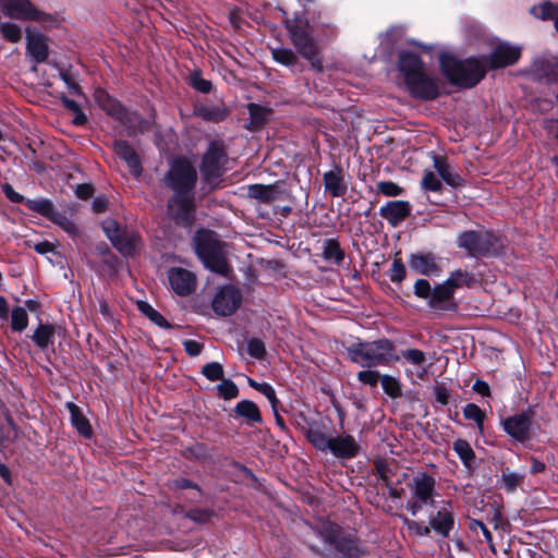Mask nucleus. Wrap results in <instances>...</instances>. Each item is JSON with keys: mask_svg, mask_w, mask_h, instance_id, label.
Here are the masks:
<instances>
[{"mask_svg": "<svg viewBox=\"0 0 558 558\" xmlns=\"http://www.w3.org/2000/svg\"><path fill=\"white\" fill-rule=\"evenodd\" d=\"M272 57L276 62L286 65L292 66L296 63V56L291 49L288 48H276L272 50Z\"/></svg>", "mask_w": 558, "mask_h": 558, "instance_id": "46", "label": "nucleus"}, {"mask_svg": "<svg viewBox=\"0 0 558 558\" xmlns=\"http://www.w3.org/2000/svg\"><path fill=\"white\" fill-rule=\"evenodd\" d=\"M238 416L244 417L247 424H255L262 422V415L258 407L250 400L240 401L233 409Z\"/></svg>", "mask_w": 558, "mask_h": 558, "instance_id": "26", "label": "nucleus"}, {"mask_svg": "<svg viewBox=\"0 0 558 558\" xmlns=\"http://www.w3.org/2000/svg\"><path fill=\"white\" fill-rule=\"evenodd\" d=\"M409 266L415 272L424 276H433L439 272V267L432 254L411 255Z\"/></svg>", "mask_w": 558, "mask_h": 558, "instance_id": "25", "label": "nucleus"}, {"mask_svg": "<svg viewBox=\"0 0 558 558\" xmlns=\"http://www.w3.org/2000/svg\"><path fill=\"white\" fill-rule=\"evenodd\" d=\"M380 383L384 391L392 399H398L402 396L401 383L398 378L390 375H383Z\"/></svg>", "mask_w": 558, "mask_h": 558, "instance_id": "39", "label": "nucleus"}, {"mask_svg": "<svg viewBox=\"0 0 558 558\" xmlns=\"http://www.w3.org/2000/svg\"><path fill=\"white\" fill-rule=\"evenodd\" d=\"M197 177H165L163 184L174 195L168 203V215L180 225L189 227L194 219V197L192 190Z\"/></svg>", "mask_w": 558, "mask_h": 558, "instance_id": "3", "label": "nucleus"}, {"mask_svg": "<svg viewBox=\"0 0 558 558\" xmlns=\"http://www.w3.org/2000/svg\"><path fill=\"white\" fill-rule=\"evenodd\" d=\"M26 205L29 209L40 214L61 227L69 234H75L77 232L75 223L64 214L58 211L51 201L46 198L26 199Z\"/></svg>", "mask_w": 558, "mask_h": 558, "instance_id": "13", "label": "nucleus"}, {"mask_svg": "<svg viewBox=\"0 0 558 558\" xmlns=\"http://www.w3.org/2000/svg\"><path fill=\"white\" fill-rule=\"evenodd\" d=\"M66 407L71 414L72 425L82 436L89 437L92 435V427L88 420L81 412L80 408L73 402H68Z\"/></svg>", "mask_w": 558, "mask_h": 558, "instance_id": "28", "label": "nucleus"}, {"mask_svg": "<svg viewBox=\"0 0 558 558\" xmlns=\"http://www.w3.org/2000/svg\"><path fill=\"white\" fill-rule=\"evenodd\" d=\"M523 474L512 472L509 469L501 472V483L509 492H513L523 482Z\"/></svg>", "mask_w": 558, "mask_h": 558, "instance_id": "45", "label": "nucleus"}, {"mask_svg": "<svg viewBox=\"0 0 558 558\" xmlns=\"http://www.w3.org/2000/svg\"><path fill=\"white\" fill-rule=\"evenodd\" d=\"M201 373L210 381L221 380L223 378V367L218 362H210L202 367Z\"/></svg>", "mask_w": 558, "mask_h": 558, "instance_id": "47", "label": "nucleus"}, {"mask_svg": "<svg viewBox=\"0 0 558 558\" xmlns=\"http://www.w3.org/2000/svg\"><path fill=\"white\" fill-rule=\"evenodd\" d=\"M60 76L64 84L66 85V88L70 93L74 95H82L80 85L75 82V80L69 74L68 72H61Z\"/></svg>", "mask_w": 558, "mask_h": 558, "instance_id": "59", "label": "nucleus"}, {"mask_svg": "<svg viewBox=\"0 0 558 558\" xmlns=\"http://www.w3.org/2000/svg\"><path fill=\"white\" fill-rule=\"evenodd\" d=\"M473 390L484 397H489L490 396V388H489V385L484 381V380H481V379H476L475 383L473 384Z\"/></svg>", "mask_w": 558, "mask_h": 558, "instance_id": "64", "label": "nucleus"}, {"mask_svg": "<svg viewBox=\"0 0 558 558\" xmlns=\"http://www.w3.org/2000/svg\"><path fill=\"white\" fill-rule=\"evenodd\" d=\"M2 191L5 194V196L13 203H22L24 201V197L16 193L13 187L9 183H3Z\"/></svg>", "mask_w": 558, "mask_h": 558, "instance_id": "61", "label": "nucleus"}, {"mask_svg": "<svg viewBox=\"0 0 558 558\" xmlns=\"http://www.w3.org/2000/svg\"><path fill=\"white\" fill-rule=\"evenodd\" d=\"M93 193H94V187L87 183L78 184L75 187L76 196L82 199L89 198L93 195Z\"/></svg>", "mask_w": 558, "mask_h": 558, "instance_id": "62", "label": "nucleus"}, {"mask_svg": "<svg viewBox=\"0 0 558 558\" xmlns=\"http://www.w3.org/2000/svg\"><path fill=\"white\" fill-rule=\"evenodd\" d=\"M168 174H196L191 162L185 158H177L172 162V168Z\"/></svg>", "mask_w": 558, "mask_h": 558, "instance_id": "49", "label": "nucleus"}, {"mask_svg": "<svg viewBox=\"0 0 558 558\" xmlns=\"http://www.w3.org/2000/svg\"><path fill=\"white\" fill-rule=\"evenodd\" d=\"M319 534L324 542L333 546L342 558H360L363 554L356 537L352 534H344L337 524H325Z\"/></svg>", "mask_w": 558, "mask_h": 558, "instance_id": "8", "label": "nucleus"}, {"mask_svg": "<svg viewBox=\"0 0 558 558\" xmlns=\"http://www.w3.org/2000/svg\"><path fill=\"white\" fill-rule=\"evenodd\" d=\"M28 324V315L25 308L17 306L11 312V327L14 331H23Z\"/></svg>", "mask_w": 558, "mask_h": 558, "instance_id": "43", "label": "nucleus"}, {"mask_svg": "<svg viewBox=\"0 0 558 558\" xmlns=\"http://www.w3.org/2000/svg\"><path fill=\"white\" fill-rule=\"evenodd\" d=\"M452 448L461 459L464 466L471 469L475 454L470 444L464 439H458L453 442Z\"/></svg>", "mask_w": 558, "mask_h": 558, "instance_id": "35", "label": "nucleus"}, {"mask_svg": "<svg viewBox=\"0 0 558 558\" xmlns=\"http://www.w3.org/2000/svg\"><path fill=\"white\" fill-rule=\"evenodd\" d=\"M216 389L218 396L225 400L234 399L239 395V388L231 379L222 378L221 383L217 385Z\"/></svg>", "mask_w": 558, "mask_h": 558, "instance_id": "44", "label": "nucleus"}, {"mask_svg": "<svg viewBox=\"0 0 558 558\" xmlns=\"http://www.w3.org/2000/svg\"><path fill=\"white\" fill-rule=\"evenodd\" d=\"M440 68L451 84L462 87H473L486 74V64L477 58L460 60L450 54H441Z\"/></svg>", "mask_w": 558, "mask_h": 558, "instance_id": "4", "label": "nucleus"}, {"mask_svg": "<svg viewBox=\"0 0 558 558\" xmlns=\"http://www.w3.org/2000/svg\"><path fill=\"white\" fill-rule=\"evenodd\" d=\"M454 293L442 282L433 288L428 306L434 311H454L457 304L454 302Z\"/></svg>", "mask_w": 558, "mask_h": 558, "instance_id": "21", "label": "nucleus"}, {"mask_svg": "<svg viewBox=\"0 0 558 558\" xmlns=\"http://www.w3.org/2000/svg\"><path fill=\"white\" fill-rule=\"evenodd\" d=\"M448 288L454 293L458 288L471 287L475 283V277L472 272L458 269L450 274L447 280L444 281Z\"/></svg>", "mask_w": 558, "mask_h": 558, "instance_id": "31", "label": "nucleus"}, {"mask_svg": "<svg viewBox=\"0 0 558 558\" xmlns=\"http://www.w3.org/2000/svg\"><path fill=\"white\" fill-rule=\"evenodd\" d=\"M194 242L196 254L205 267L219 275L228 276L230 266L217 235L209 230H199L195 234Z\"/></svg>", "mask_w": 558, "mask_h": 558, "instance_id": "6", "label": "nucleus"}, {"mask_svg": "<svg viewBox=\"0 0 558 558\" xmlns=\"http://www.w3.org/2000/svg\"><path fill=\"white\" fill-rule=\"evenodd\" d=\"M247 353L255 359L264 357L266 350L262 340L253 338L247 342Z\"/></svg>", "mask_w": 558, "mask_h": 558, "instance_id": "54", "label": "nucleus"}, {"mask_svg": "<svg viewBox=\"0 0 558 558\" xmlns=\"http://www.w3.org/2000/svg\"><path fill=\"white\" fill-rule=\"evenodd\" d=\"M532 15L541 20H554L558 32V4L550 1H543L530 9Z\"/></svg>", "mask_w": 558, "mask_h": 558, "instance_id": "29", "label": "nucleus"}, {"mask_svg": "<svg viewBox=\"0 0 558 558\" xmlns=\"http://www.w3.org/2000/svg\"><path fill=\"white\" fill-rule=\"evenodd\" d=\"M433 162H434V167L437 170V174H439V175L451 174L450 167L445 158L439 157V156H434Z\"/></svg>", "mask_w": 558, "mask_h": 558, "instance_id": "60", "label": "nucleus"}, {"mask_svg": "<svg viewBox=\"0 0 558 558\" xmlns=\"http://www.w3.org/2000/svg\"><path fill=\"white\" fill-rule=\"evenodd\" d=\"M328 450L339 459H352L360 450L359 442L353 436L348 434L330 437V447Z\"/></svg>", "mask_w": 558, "mask_h": 558, "instance_id": "19", "label": "nucleus"}, {"mask_svg": "<svg viewBox=\"0 0 558 558\" xmlns=\"http://www.w3.org/2000/svg\"><path fill=\"white\" fill-rule=\"evenodd\" d=\"M101 228L113 247L123 256H133L136 253L141 244V238L136 231L122 228L112 218L105 219L101 222Z\"/></svg>", "mask_w": 558, "mask_h": 558, "instance_id": "7", "label": "nucleus"}, {"mask_svg": "<svg viewBox=\"0 0 558 558\" xmlns=\"http://www.w3.org/2000/svg\"><path fill=\"white\" fill-rule=\"evenodd\" d=\"M403 524L408 527L409 531L413 532L418 536H428L430 533V526L424 525L421 522L410 520L407 517H401Z\"/></svg>", "mask_w": 558, "mask_h": 558, "instance_id": "51", "label": "nucleus"}, {"mask_svg": "<svg viewBox=\"0 0 558 558\" xmlns=\"http://www.w3.org/2000/svg\"><path fill=\"white\" fill-rule=\"evenodd\" d=\"M430 527L442 537H448L454 526V517L449 505L441 507L437 513L429 518Z\"/></svg>", "mask_w": 558, "mask_h": 558, "instance_id": "23", "label": "nucleus"}, {"mask_svg": "<svg viewBox=\"0 0 558 558\" xmlns=\"http://www.w3.org/2000/svg\"><path fill=\"white\" fill-rule=\"evenodd\" d=\"M521 57V47L508 41H496L488 56L483 60L490 69H501L518 62Z\"/></svg>", "mask_w": 558, "mask_h": 558, "instance_id": "12", "label": "nucleus"}, {"mask_svg": "<svg viewBox=\"0 0 558 558\" xmlns=\"http://www.w3.org/2000/svg\"><path fill=\"white\" fill-rule=\"evenodd\" d=\"M213 512L204 509H192L187 512L186 517L195 522L205 523L209 520Z\"/></svg>", "mask_w": 558, "mask_h": 558, "instance_id": "58", "label": "nucleus"}, {"mask_svg": "<svg viewBox=\"0 0 558 558\" xmlns=\"http://www.w3.org/2000/svg\"><path fill=\"white\" fill-rule=\"evenodd\" d=\"M306 438L317 450L327 451L330 447V438L318 427H310Z\"/></svg>", "mask_w": 558, "mask_h": 558, "instance_id": "36", "label": "nucleus"}, {"mask_svg": "<svg viewBox=\"0 0 558 558\" xmlns=\"http://www.w3.org/2000/svg\"><path fill=\"white\" fill-rule=\"evenodd\" d=\"M138 310L157 326L162 328H170V324L167 322V319L147 302H138Z\"/></svg>", "mask_w": 558, "mask_h": 558, "instance_id": "41", "label": "nucleus"}, {"mask_svg": "<svg viewBox=\"0 0 558 558\" xmlns=\"http://www.w3.org/2000/svg\"><path fill=\"white\" fill-rule=\"evenodd\" d=\"M458 245L470 254H495L502 247V242L495 234L487 231H464L458 236Z\"/></svg>", "mask_w": 558, "mask_h": 558, "instance_id": "9", "label": "nucleus"}, {"mask_svg": "<svg viewBox=\"0 0 558 558\" xmlns=\"http://www.w3.org/2000/svg\"><path fill=\"white\" fill-rule=\"evenodd\" d=\"M114 151L116 154L121 157L128 166L130 167L131 171L136 172L140 167V159L137 155L135 154L134 149L124 141H118L114 144Z\"/></svg>", "mask_w": 558, "mask_h": 558, "instance_id": "30", "label": "nucleus"}, {"mask_svg": "<svg viewBox=\"0 0 558 558\" xmlns=\"http://www.w3.org/2000/svg\"><path fill=\"white\" fill-rule=\"evenodd\" d=\"M379 214L392 227H396L411 215V205L405 201L388 202L380 207Z\"/></svg>", "mask_w": 558, "mask_h": 558, "instance_id": "22", "label": "nucleus"}, {"mask_svg": "<svg viewBox=\"0 0 558 558\" xmlns=\"http://www.w3.org/2000/svg\"><path fill=\"white\" fill-rule=\"evenodd\" d=\"M108 114L120 121L128 130L129 134L143 133L149 130L150 123L142 119L136 112L126 110L119 101L107 97L101 104Z\"/></svg>", "mask_w": 558, "mask_h": 558, "instance_id": "11", "label": "nucleus"}, {"mask_svg": "<svg viewBox=\"0 0 558 558\" xmlns=\"http://www.w3.org/2000/svg\"><path fill=\"white\" fill-rule=\"evenodd\" d=\"M407 275L405 266L400 258H395L389 269V278L392 282H401Z\"/></svg>", "mask_w": 558, "mask_h": 558, "instance_id": "50", "label": "nucleus"}, {"mask_svg": "<svg viewBox=\"0 0 558 558\" xmlns=\"http://www.w3.org/2000/svg\"><path fill=\"white\" fill-rule=\"evenodd\" d=\"M450 186H459L463 182L462 177H423L421 182L422 187L425 191L440 192L442 189V180Z\"/></svg>", "mask_w": 558, "mask_h": 558, "instance_id": "27", "label": "nucleus"}, {"mask_svg": "<svg viewBox=\"0 0 558 558\" xmlns=\"http://www.w3.org/2000/svg\"><path fill=\"white\" fill-rule=\"evenodd\" d=\"M323 257L326 260L335 262L340 265L344 259V252L341 250L338 240L327 239L323 246Z\"/></svg>", "mask_w": 558, "mask_h": 558, "instance_id": "34", "label": "nucleus"}, {"mask_svg": "<svg viewBox=\"0 0 558 558\" xmlns=\"http://www.w3.org/2000/svg\"><path fill=\"white\" fill-rule=\"evenodd\" d=\"M347 351L350 360L362 367L386 366L398 360L395 354V345L388 339L371 342L357 341L349 345Z\"/></svg>", "mask_w": 558, "mask_h": 558, "instance_id": "5", "label": "nucleus"}, {"mask_svg": "<svg viewBox=\"0 0 558 558\" xmlns=\"http://www.w3.org/2000/svg\"><path fill=\"white\" fill-rule=\"evenodd\" d=\"M378 191L386 196H398L403 193L402 187L391 181H380L377 183Z\"/></svg>", "mask_w": 558, "mask_h": 558, "instance_id": "53", "label": "nucleus"}, {"mask_svg": "<svg viewBox=\"0 0 558 558\" xmlns=\"http://www.w3.org/2000/svg\"><path fill=\"white\" fill-rule=\"evenodd\" d=\"M250 118H251V124L253 128H258L262 125L268 118L270 111L257 104H250L247 106Z\"/></svg>", "mask_w": 558, "mask_h": 558, "instance_id": "42", "label": "nucleus"}, {"mask_svg": "<svg viewBox=\"0 0 558 558\" xmlns=\"http://www.w3.org/2000/svg\"><path fill=\"white\" fill-rule=\"evenodd\" d=\"M25 32L27 53L37 63L46 61L48 57V46L46 37L35 27H26Z\"/></svg>", "mask_w": 558, "mask_h": 558, "instance_id": "20", "label": "nucleus"}, {"mask_svg": "<svg viewBox=\"0 0 558 558\" xmlns=\"http://www.w3.org/2000/svg\"><path fill=\"white\" fill-rule=\"evenodd\" d=\"M324 185L332 197H341L345 195L349 183L344 177H324Z\"/></svg>", "mask_w": 558, "mask_h": 558, "instance_id": "33", "label": "nucleus"}, {"mask_svg": "<svg viewBox=\"0 0 558 558\" xmlns=\"http://www.w3.org/2000/svg\"><path fill=\"white\" fill-rule=\"evenodd\" d=\"M241 303L240 291L232 286L222 287L213 300L214 311L221 316L233 314Z\"/></svg>", "mask_w": 558, "mask_h": 558, "instance_id": "16", "label": "nucleus"}, {"mask_svg": "<svg viewBox=\"0 0 558 558\" xmlns=\"http://www.w3.org/2000/svg\"><path fill=\"white\" fill-rule=\"evenodd\" d=\"M168 279L172 290L178 295H189L195 289L196 277L187 269L180 267L171 268L168 272Z\"/></svg>", "mask_w": 558, "mask_h": 558, "instance_id": "17", "label": "nucleus"}, {"mask_svg": "<svg viewBox=\"0 0 558 558\" xmlns=\"http://www.w3.org/2000/svg\"><path fill=\"white\" fill-rule=\"evenodd\" d=\"M197 114L205 121L220 122L228 116V111L217 106H202L197 109Z\"/></svg>", "mask_w": 558, "mask_h": 558, "instance_id": "37", "label": "nucleus"}, {"mask_svg": "<svg viewBox=\"0 0 558 558\" xmlns=\"http://www.w3.org/2000/svg\"><path fill=\"white\" fill-rule=\"evenodd\" d=\"M248 384L251 387H253L254 389H256L257 391L263 393L268 399L271 407L274 409H276L278 400H277L276 392H275L274 388L269 384H267V383L259 384L252 379L248 380Z\"/></svg>", "mask_w": 558, "mask_h": 558, "instance_id": "48", "label": "nucleus"}, {"mask_svg": "<svg viewBox=\"0 0 558 558\" xmlns=\"http://www.w3.org/2000/svg\"><path fill=\"white\" fill-rule=\"evenodd\" d=\"M4 16L20 21H36L43 25H51L54 19L40 12L29 0H5L2 3Z\"/></svg>", "mask_w": 558, "mask_h": 558, "instance_id": "10", "label": "nucleus"}, {"mask_svg": "<svg viewBox=\"0 0 558 558\" xmlns=\"http://www.w3.org/2000/svg\"><path fill=\"white\" fill-rule=\"evenodd\" d=\"M433 293V288L429 282L425 279H417L414 283V294L417 298L424 299L427 302L429 301Z\"/></svg>", "mask_w": 558, "mask_h": 558, "instance_id": "52", "label": "nucleus"}, {"mask_svg": "<svg viewBox=\"0 0 558 558\" xmlns=\"http://www.w3.org/2000/svg\"><path fill=\"white\" fill-rule=\"evenodd\" d=\"M398 69L403 75L407 88L413 97L422 100H432L438 97V81L416 53L410 50H401L399 52Z\"/></svg>", "mask_w": 558, "mask_h": 558, "instance_id": "2", "label": "nucleus"}, {"mask_svg": "<svg viewBox=\"0 0 558 558\" xmlns=\"http://www.w3.org/2000/svg\"><path fill=\"white\" fill-rule=\"evenodd\" d=\"M463 415L466 420L475 422L480 432H483L486 414L478 405L475 403H468L463 408Z\"/></svg>", "mask_w": 558, "mask_h": 558, "instance_id": "40", "label": "nucleus"}, {"mask_svg": "<svg viewBox=\"0 0 558 558\" xmlns=\"http://www.w3.org/2000/svg\"><path fill=\"white\" fill-rule=\"evenodd\" d=\"M286 27L291 40L299 53L316 69H322L315 38H328L333 34L331 24L320 20V14L311 19L295 16L294 20H286Z\"/></svg>", "mask_w": 558, "mask_h": 558, "instance_id": "1", "label": "nucleus"}, {"mask_svg": "<svg viewBox=\"0 0 558 558\" xmlns=\"http://www.w3.org/2000/svg\"><path fill=\"white\" fill-rule=\"evenodd\" d=\"M408 486L413 499L425 502V506H434V496L436 495V481L434 476L427 473H418L413 476Z\"/></svg>", "mask_w": 558, "mask_h": 558, "instance_id": "15", "label": "nucleus"}, {"mask_svg": "<svg viewBox=\"0 0 558 558\" xmlns=\"http://www.w3.org/2000/svg\"><path fill=\"white\" fill-rule=\"evenodd\" d=\"M0 34L9 43L16 44L21 41L23 31L20 25L13 22H0Z\"/></svg>", "mask_w": 558, "mask_h": 558, "instance_id": "38", "label": "nucleus"}, {"mask_svg": "<svg viewBox=\"0 0 558 558\" xmlns=\"http://www.w3.org/2000/svg\"><path fill=\"white\" fill-rule=\"evenodd\" d=\"M532 416L527 412L514 414L502 422L505 432L519 441H524L529 437Z\"/></svg>", "mask_w": 558, "mask_h": 558, "instance_id": "18", "label": "nucleus"}, {"mask_svg": "<svg viewBox=\"0 0 558 558\" xmlns=\"http://www.w3.org/2000/svg\"><path fill=\"white\" fill-rule=\"evenodd\" d=\"M54 333L56 329L52 325L40 324L34 331L32 339L38 348L46 349L53 343Z\"/></svg>", "mask_w": 558, "mask_h": 558, "instance_id": "32", "label": "nucleus"}, {"mask_svg": "<svg viewBox=\"0 0 558 558\" xmlns=\"http://www.w3.org/2000/svg\"><path fill=\"white\" fill-rule=\"evenodd\" d=\"M402 356L413 365H422L426 361L425 353L418 349H409L402 352Z\"/></svg>", "mask_w": 558, "mask_h": 558, "instance_id": "55", "label": "nucleus"}, {"mask_svg": "<svg viewBox=\"0 0 558 558\" xmlns=\"http://www.w3.org/2000/svg\"><path fill=\"white\" fill-rule=\"evenodd\" d=\"M248 196L260 203L270 204L281 199L283 192L280 190L279 184H253L248 186Z\"/></svg>", "mask_w": 558, "mask_h": 558, "instance_id": "24", "label": "nucleus"}, {"mask_svg": "<svg viewBox=\"0 0 558 558\" xmlns=\"http://www.w3.org/2000/svg\"><path fill=\"white\" fill-rule=\"evenodd\" d=\"M191 85L198 92L207 94L211 90V83L208 80L203 78L198 73L191 75Z\"/></svg>", "mask_w": 558, "mask_h": 558, "instance_id": "56", "label": "nucleus"}, {"mask_svg": "<svg viewBox=\"0 0 558 558\" xmlns=\"http://www.w3.org/2000/svg\"><path fill=\"white\" fill-rule=\"evenodd\" d=\"M229 158L222 142L214 141L209 144L202 161L203 174H218L228 169Z\"/></svg>", "mask_w": 558, "mask_h": 558, "instance_id": "14", "label": "nucleus"}, {"mask_svg": "<svg viewBox=\"0 0 558 558\" xmlns=\"http://www.w3.org/2000/svg\"><path fill=\"white\" fill-rule=\"evenodd\" d=\"M184 349L189 355L196 356L201 354L203 345L195 340H186L184 341Z\"/></svg>", "mask_w": 558, "mask_h": 558, "instance_id": "63", "label": "nucleus"}, {"mask_svg": "<svg viewBox=\"0 0 558 558\" xmlns=\"http://www.w3.org/2000/svg\"><path fill=\"white\" fill-rule=\"evenodd\" d=\"M381 376H379V373L378 372H375V371H371V369H367V371H361L357 373V379L365 384V385H369L372 387H375L378 383V379L380 378Z\"/></svg>", "mask_w": 558, "mask_h": 558, "instance_id": "57", "label": "nucleus"}]
</instances>
